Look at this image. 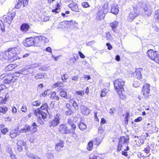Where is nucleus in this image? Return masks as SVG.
<instances>
[{
  "instance_id": "nucleus-1",
  "label": "nucleus",
  "mask_w": 159,
  "mask_h": 159,
  "mask_svg": "<svg viewBox=\"0 0 159 159\" xmlns=\"http://www.w3.org/2000/svg\"><path fill=\"white\" fill-rule=\"evenodd\" d=\"M18 52L19 49L16 47L9 48L2 53L1 58L2 60L10 62H13L20 59V57L18 56Z\"/></svg>"
},
{
  "instance_id": "nucleus-2",
  "label": "nucleus",
  "mask_w": 159,
  "mask_h": 159,
  "mask_svg": "<svg viewBox=\"0 0 159 159\" xmlns=\"http://www.w3.org/2000/svg\"><path fill=\"white\" fill-rule=\"evenodd\" d=\"M129 136H121L119 139L117 146V151L119 152L122 150L123 144L127 145L126 148L121 152V154L125 157H128V152L127 151H129L130 149L129 147L128 146L129 143Z\"/></svg>"
},
{
  "instance_id": "nucleus-3",
  "label": "nucleus",
  "mask_w": 159,
  "mask_h": 159,
  "mask_svg": "<svg viewBox=\"0 0 159 159\" xmlns=\"http://www.w3.org/2000/svg\"><path fill=\"white\" fill-rule=\"evenodd\" d=\"M68 123L71 127L69 129L66 124H62L60 125L58 128L59 132L62 134H75V131L76 128V125L72 123L71 119H69L67 121Z\"/></svg>"
},
{
  "instance_id": "nucleus-4",
  "label": "nucleus",
  "mask_w": 159,
  "mask_h": 159,
  "mask_svg": "<svg viewBox=\"0 0 159 159\" xmlns=\"http://www.w3.org/2000/svg\"><path fill=\"white\" fill-rule=\"evenodd\" d=\"M113 84L114 89L120 98L122 99H125L126 96L123 93L125 81L123 79H118L114 81Z\"/></svg>"
},
{
  "instance_id": "nucleus-5",
  "label": "nucleus",
  "mask_w": 159,
  "mask_h": 159,
  "mask_svg": "<svg viewBox=\"0 0 159 159\" xmlns=\"http://www.w3.org/2000/svg\"><path fill=\"white\" fill-rule=\"evenodd\" d=\"M21 73L20 72L17 71L15 72V74H18V75L13 76L11 73H5L1 75L0 78L2 79H3V83L5 84H9L14 83L17 80L16 77H19Z\"/></svg>"
},
{
  "instance_id": "nucleus-6",
  "label": "nucleus",
  "mask_w": 159,
  "mask_h": 159,
  "mask_svg": "<svg viewBox=\"0 0 159 159\" xmlns=\"http://www.w3.org/2000/svg\"><path fill=\"white\" fill-rule=\"evenodd\" d=\"M49 109V106L47 103H44L42 104L40 107L35 109L34 110V114L37 117L38 115H41L43 120H45L46 119L48 116V115L46 111L48 112V110Z\"/></svg>"
},
{
  "instance_id": "nucleus-7",
  "label": "nucleus",
  "mask_w": 159,
  "mask_h": 159,
  "mask_svg": "<svg viewBox=\"0 0 159 159\" xmlns=\"http://www.w3.org/2000/svg\"><path fill=\"white\" fill-rule=\"evenodd\" d=\"M147 56L149 59L159 64V54L157 51L151 49H149L147 52Z\"/></svg>"
},
{
  "instance_id": "nucleus-8",
  "label": "nucleus",
  "mask_w": 159,
  "mask_h": 159,
  "mask_svg": "<svg viewBox=\"0 0 159 159\" xmlns=\"http://www.w3.org/2000/svg\"><path fill=\"white\" fill-rule=\"evenodd\" d=\"M31 126L33 127L32 129H31V127L30 125L27 124L24 127L20 129V131L21 133H26L30 131L31 133L33 134L38 131L37 126L35 123H33Z\"/></svg>"
},
{
  "instance_id": "nucleus-9",
  "label": "nucleus",
  "mask_w": 159,
  "mask_h": 159,
  "mask_svg": "<svg viewBox=\"0 0 159 159\" xmlns=\"http://www.w3.org/2000/svg\"><path fill=\"white\" fill-rule=\"evenodd\" d=\"M151 86L148 83L144 84L142 86L141 93L143 97L145 99H148L150 96Z\"/></svg>"
},
{
  "instance_id": "nucleus-10",
  "label": "nucleus",
  "mask_w": 159,
  "mask_h": 159,
  "mask_svg": "<svg viewBox=\"0 0 159 159\" xmlns=\"http://www.w3.org/2000/svg\"><path fill=\"white\" fill-rule=\"evenodd\" d=\"M15 16V13L12 12L8 13L7 15L3 16L2 19L4 23L10 25Z\"/></svg>"
},
{
  "instance_id": "nucleus-11",
  "label": "nucleus",
  "mask_w": 159,
  "mask_h": 159,
  "mask_svg": "<svg viewBox=\"0 0 159 159\" xmlns=\"http://www.w3.org/2000/svg\"><path fill=\"white\" fill-rule=\"evenodd\" d=\"M34 46H39L43 43L45 42V38L42 35L36 36L33 37Z\"/></svg>"
},
{
  "instance_id": "nucleus-12",
  "label": "nucleus",
  "mask_w": 159,
  "mask_h": 159,
  "mask_svg": "<svg viewBox=\"0 0 159 159\" xmlns=\"http://www.w3.org/2000/svg\"><path fill=\"white\" fill-rule=\"evenodd\" d=\"M16 144L17 148L15 150L16 152H22L23 150V147L25 148H27L26 142L23 140H19L17 142Z\"/></svg>"
},
{
  "instance_id": "nucleus-13",
  "label": "nucleus",
  "mask_w": 159,
  "mask_h": 159,
  "mask_svg": "<svg viewBox=\"0 0 159 159\" xmlns=\"http://www.w3.org/2000/svg\"><path fill=\"white\" fill-rule=\"evenodd\" d=\"M60 117L59 115L56 114L54 116L53 119L51 120L49 122V126L54 127L57 126L60 123Z\"/></svg>"
},
{
  "instance_id": "nucleus-14",
  "label": "nucleus",
  "mask_w": 159,
  "mask_h": 159,
  "mask_svg": "<svg viewBox=\"0 0 159 159\" xmlns=\"http://www.w3.org/2000/svg\"><path fill=\"white\" fill-rule=\"evenodd\" d=\"M0 96V104H3L6 103L7 101L9 98V95L7 92L4 91L1 93Z\"/></svg>"
},
{
  "instance_id": "nucleus-15",
  "label": "nucleus",
  "mask_w": 159,
  "mask_h": 159,
  "mask_svg": "<svg viewBox=\"0 0 159 159\" xmlns=\"http://www.w3.org/2000/svg\"><path fill=\"white\" fill-rule=\"evenodd\" d=\"M68 7L72 11L76 12H80L82 11L81 8L79 7L77 3L75 2L72 1L68 5Z\"/></svg>"
},
{
  "instance_id": "nucleus-16",
  "label": "nucleus",
  "mask_w": 159,
  "mask_h": 159,
  "mask_svg": "<svg viewBox=\"0 0 159 159\" xmlns=\"http://www.w3.org/2000/svg\"><path fill=\"white\" fill-rule=\"evenodd\" d=\"M143 69L142 68H139L136 69L134 72L135 77L139 80H141L142 79V75L141 72Z\"/></svg>"
},
{
  "instance_id": "nucleus-17",
  "label": "nucleus",
  "mask_w": 159,
  "mask_h": 159,
  "mask_svg": "<svg viewBox=\"0 0 159 159\" xmlns=\"http://www.w3.org/2000/svg\"><path fill=\"white\" fill-rule=\"evenodd\" d=\"M20 30L23 32L26 33L30 29V25L26 23L22 24L20 26Z\"/></svg>"
},
{
  "instance_id": "nucleus-18",
  "label": "nucleus",
  "mask_w": 159,
  "mask_h": 159,
  "mask_svg": "<svg viewBox=\"0 0 159 159\" xmlns=\"http://www.w3.org/2000/svg\"><path fill=\"white\" fill-rule=\"evenodd\" d=\"M78 23L75 20H71L68 21V27L72 29H78Z\"/></svg>"
},
{
  "instance_id": "nucleus-19",
  "label": "nucleus",
  "mask_w": 159,
  "mask_h": 159,
  "mask_svg": "<svg viewBox=\"0 0 159 159\" xmlns=\"http://www.w3.org/2000/svg\"><path fill=\"white\" fill-rule=\"evenodd\" d=\"M64 141L63 140H60L59 143L56 144L55 145V149L57 151H60L61 150V148L64 147Z\"/></svg>"
},
{
  "instance_id": "nucleus-20",
  "label": "nucleus",
  "mask_w": 159,
  "mask_h": 159,
  "mask_svg": "<svg viewBox=\"0 0 159 159\" xmlns=\"http://www.w3.org/2000/svg\"><path fill=\"white\" fill-rule=\"evenodd\" d=\"M105 14V13L99 9L96 14V19L98 20H100L104 19Z\"/></svg>"
},
{
  "instance_id": "nucleus-21",
  "label": "nucleus",
  "mask_w": 159,
  "mask_h": 159,
  "mask_svg": "<svg viewBox=\"0 0 159 159\" xmlns=\"http://www.w3.org/2000/svg\"><path fill=\"white\" fill-rule=\"evenodd\" d=\"M99 10L106 14L109 11L108 4V2L104 3L101 7H100Z\"/></svg>"
},
{
  "instance_id": "nucleus-22",
  "label": "nucleus",
  "mask_w": 159,
  "mask_h": 159,
  "mask_svg": "<svg viewBox=\"0 0 159 159\" xmlns=\"http://www.w3.org/2000/svg\"><path fill=\"white\" fill-rule=\"evenodd\" d=\"M34 43L32 37L26 39L25 45L27 47L34 46Z\"/></svg>"
},
{
  "instance_id": "nucleus-23",
  "label": "nucleus",
  "mask_w": 159,
  "mask_h": 159,
  "mask_svg": "<svg viewBox=\"0 0 159 159\" xmlns=\"http://www.w3.org/2000/svg\"><path fill=\"white\" fill-rule=\"evenodd\" d=\"M139 14L132 11L129 14L127 18L128 20L129 21L131 22L133 21L135 19V17L137 16Z\"/></svg>"
},
{
  "instance_id": "nucleus-24",
  "label": "nucleus",
  "mask_w": 159,
  "mask_h": 159,
  "mask_svg": "<svg viewBox=\"0 0 159 159\" xmlns=\"http://www.w3.org/2000/svg\"><path fill=\"white\" fill-rule=\"evenodd\" d=\"M18 65H20V64H11L8 65L5 68V70L6 71H11L12 70L15 68L17 67Z\"/></svg>"
},
{
  "instance_id": "nucleus-25",
  "label": "nucleus",
  "mask_w": 159,
  "mask_h": 159,
  "mask_svg": "<svg viewBox=\"0 0 159 159\" xmlns=\"http://www.w3.org/2000/svg\"><path fill=\"white\" fill-rule=\"evenodd\" d=\"M4 124H0V130L3 135H5L8 133V129L7 128L5 127Z\"/></svg>"
},
{
  "instance_id": "nucleus-26",
  "label": "nucleus",
  "mask_w": 159,
  "mask_h": 159,
  "mask_svg": "<svg viewBox=\"0 0 159 159\" xmlns=\"http://www.w3.org/2000/svg\"><path fill=\"white\" fill-rule=\"evenodd\" d=\"M110 26L111 27L112 30L115 32L116 29L117 28L118 25V22L116 20L111 22L109 24Z\"/></svg>"
},
{
  "instance_id": "nucleus-27",
  "label": "nucleus",
  "mask_w": 159,
  "mask_h": 159,
  "mask_svg": "<svg viewBox=\"0 0 159 159\" xmlns=\"http://www.w3.org/2000/svg\"><path fill=\"white\" fill-rule=\"evenodd\" d=\"M46 73L43 72H39L37 73L35 76V80H38L39 79H43L45 78Z\"/></svg>"
},
{
  "instance_id": "nucleus-28",
  "label": "nucleus",
  "mask_w": 159,
  "mask_h": 159,
  "mask_svg": "<svg viewBox=\"0 0 159 159\" xmlns=\"http://www.w3.org/2000/svg\"><path fill=\"white\" fill-rule=\"evenodd\" d=\"M81 112L84 115H87L90 113V110L86 107L82 106L81 108Z\"/></svg>"
},
{
  "instance_id": "nucleus-29",
  "label": "nucleus",
  "mask_w": 159,
  "mask_h": 159,
  "mask_svg": "<svg viewBox=\"0 0 159 159\" xmlns=\"http://www.w3.org/2000/svg\"><path fill=\"white\" fill-rule=\"evenodd\" d=\"M66 107L68 109V111H66L65 114L66 116L70 115L73 113V112L70 108L71 105L69 103H66Z\"/></svg>"
},
{
  "instance_id": "nucleus-30",
  "label": "nucleus",
  "mask_w": 159,
  "mask_h": 159,
  "mask_svg": "<svg viewBox=\"0 0 159 159\" xmlns=\"http://www.w3.org/2000/svg\"><path fill=\"white\" fill-rule=\"evenodd\" d=\"M19 134L17 131L16 129H14L11 130L9 135L11 139H14Z\"/></svg>"
},
{
  "instance_id": "nucleus-31",
  "label": "nucleus",
  "mask_w": 159,
  "mask_h": 159,
  "mask_svg": "<svg viewBox=\"0 0 159 159\" xmlns=\"http://www.w3.org/2000/svg\"><path fill=\"white\" fill-rule=\"evenodd\" d=\"M50 98L51 99L56 101H58L59 100V97L57 94L56 92L55 91L52 93L50 97Z\"/></svg>"
},
{
  "instance_id": "nucleus-32",
  "label": "nucleus",
  "mask_w": 159,
  "mask_h": 159,
  "mask_svg": "<svg viewBox=\"0 0 159 159\" xmlns=\"http://www.w3.org/2000/svg\"><path fill=\"white\" fill-rule=\"evenodd\" d=\"M8 110V108L6 106H3L0 107V113L1 114H5Z\"/></svg>"
},
{
  "instance_id": "nucleus-33",
  "label": "nucleus",
  "mask_w": 159,
  "mask_h": 159,
  "mask_svg": "<svg viewBox=\"0 0 159 159\" xmlns=\"http://www.w3.org/2000/svg\"><path fill=\"white\" fill-rule=\"evenodd\" d=\"M59 94L61 97L65 99L69 98V96L67 95V92L63 89L60 91Z\"/></svg>"
},
{
  "instance_id": "nucleus-34",
  "label": "nucleus",
  "mask_w": 159,
  "mask_h": 159,
  "mask_svg": "<svg viewBox=\"0 0 159 159\" xmlns=\"http://www.w3.org/2000/svg\"><path fill=\"white\" fill-rule=\"evenodd\" d=\"M119 11L118 7L116 5H113L111 8V12L115 15L118 14Z\"/></svg>"
},
{
  "instance_id": "nucleus-35",
  "label": "nucleus",
  "mask_w": 159,
  "mask_h": 159,
  "mask_svg": "<svg viewBox=\"0 0 159 159\" xmlns=\"http://www.w3.org/2000/svg\"><path fill=\"white\" fill-rule=\"evenodd\" d=\"M93 141L92 140H90L87 146V150L89 151H91L93 149Z\"/></svg>"
},
{
  "instance_id": "nucleus-36",
  "label": "nucleus",
  "mask_w": 159,
  "mask_h": 159,
  "mask_svg": "<svg viewBox=\"0 0 159 159\" xmlns=\"http://www.w3.org/2000/svg\"><path fill=\"white\" fill-rule=\"evenodd\" d=\"M60 26L61 28L68 27V21L65 20L61 22L60 24Z\"/></svg>"
},
{
  "instance_id": "nucleus-37",
  "label": "nucleus",
  "mask_w": 159,
  "mask_h": 159,
  "mask_svg": "<svg viewBox=\"0 0 159 159\" xmlns=\"http://www.w3.org/2000/svg\"><path fill=\"white\" fill-rule=\"evenodd\" d=\"M56 8L52 10L53 13H58L60 11V5L58 2H57L55 5Z\"/></svg>"
},
{
  "instance_id": "nucleus-38",
  "label": "nucleus",
  "mask_w": 159,
  "mask_h": 159,
  "mask_svg": "<svg viewBox=\"0 0 159 159\" xmlns=\"http://www.w3.org/2000/svg\"><path fill=\"white\" fill-rule=\"evenodd\" d=\"M78 126L79 129L81 130H85L87 128L86 125L82 122H80Z\"/></svg>"
},
{
  "instance_id": "nucleus-39",
  "label": "nucleus",
  "mask_w": 159,
  "mask_h": 159,
  "mask_svg": "<svg viewBox=\"0 0 159 159\" xmlns=\"http://www.w3.org/2000/svg\"><path fill=\"white\" fill-rule=\"evenodd\" d=\"M133 12L135 13L139 14V7L138 5L136 4H135L133 7Z\"/></svg>"
},
{
  "instance_id": "nucleus-40",
  "label": "nucleus",
  "mask_w": 159,
  "mask_h": 159,
  "mask_svg": "<svg viewBox=\"0 0 159 159\" xmlns=\"http://www.w3.org/2000/svg\"><path fill=\"white\" fill-rule=\"evenodd\" d=\"M129 117V113L128 112H126L125 116V120H124L125 124L126 125H127L128 124V120Z\"/></svg>"
},
{
  "instance_id": "nucleus-41",
  "label": "nucleus",
  "mask_w": 159,
  "mask_h": 159,
  "mask_svg": "<svg viewBox=\"0 0 159 159\" xmlns=\"http://www.w3.org/2000/svg\"><path fill=\"white\" fill-rule=\"evenodd\" d=\"M155 16L156 17L155 21L157 23H159V9L157 10L155 12Z\"/></svg>"
},
{
  "instance_id": "nucleus-42",
  "label": "nucleus",
  "mask_w": 159,
  "mask_h": 159,
  "mask_svg": "<svg viewBox=\"0 0 159 159\" xmlns=\"http://www.w3.org/2000/svg\"><path fill=\"white\" fill-rule=\"evenodd\" d=\"M22 0H18V2L15 6V8L19 9L21 8L22 5Z\"/></svg>"
},
{
  "instance_id": "nucleus-43",
  "label": "nucleus",
  "mask_w": 159,
  "mask_h": 159,
  "mask_svg": "<svg viewBox=\"0 0 159 159\" xmlns=\"http://www.w3.org/2000/svg\"><path fill=\"white\" fill-rule=\"evenodd\" d=\"M106 89H102L101 90L100 94V97L101 98L105 97L107 95V92H106Z\"/></svg>"
},
{
  "instance_id": "nucleus-44",
  "label": "nucleus",
  "mask_w": 159,
  "mask_h": 159,
  "mask_svg": "<svg viewBox=\"0 0 159 159\" xmlns=\"http://www.w3.org/2000/svg\"><path fill=\"white\" fill-rule=\"evenodd\" d=\"M63 84L61 81H57L56 83L52 85V87L53 88H55L57 87H61L62 84Z\"/></svg>"
},
{
  "instance_id": "nucleus-45",
  "label": "nucleus",
  "mask_w": 159,
  "mask_h": 159,
  "mask_svg": "<svg viewBox=\"0 0 159 159\" xmlns=\"http://www.w3.org/2000/svg\"><path fill=\"white\" fill-rule=\"evenodd\" d=\"M41 104V102L38 100H36L32 102V105L34 106L39 107Z\"/></svg>"
},
{
  "instance_id": "nucleus-46",
  "label": "nucleus",
  "mask_w": 159,
  "mask_h": 159,
  "mask_svg": "<svg viewBox=\"0 0 159 159\" xmlns=\"http://www.w3.org/2000/svg\"><path fill=\"white\" fill-rule=\"evenodd\" d=\"M151 148L149 145H147L144 149V151L146 154H148L150 152Z\"/></svg>"
},
{
  "instance_id": "nucleus-47",
  "label": "nucleus",
  "mask_w": 159,
  "mask_h": 159,
  "mask_svg": "<svg viewBox=\"0 0 159 159\" xmlns=\"http://www.w3.org/2000/svg\"><path fill=\"white\" fill-rule=\"evenodd\" d=\"M8 88L4 84H0V93H2V92L3 90L7 89Z\"/></svg>"
},
{
  "instance_id": "nucleus-48",
  "label": "nucleus",
  "mask_w": 159,
  "mask_h": 159,
  "mask_svg": "<svg viewBox=\"0 0 159 159\" xmlns=\"http://www.w3.org/2000/svg\"><path fill=\"white\" fill-rule=\"evenodd\" d=\"M81 5L84 8H87L90 7V5L87 2H84L81 3Z\"/></svg>"
},
{
  "instance_id": "nucleus-49",
  "label": "nucleus",
  "mask_w": 159,
  "mask_h": 159,
  "mask_svg": "<svg viewBox=\"0 0 159 159\" xmlns=\"http://www.w3.org/2000/svg\"><path fill=\"white\" fill-rule=\"evenodd\" d=\"M68 78V76L66 74H65L61 76V79L63 82H65L66 81V80Z\"/></svg>"
},
{
  "instance_id": "nucleus-50",
  "label": "nucleus",
  "mask_w": 159,
  "mask_h": 159,
  "mask_svg": "<svg viewBox=\"0 0 159 159\" xmlns=\"http://www.w3.org/2000/svg\"><path fill=\"white\" fill-rule=\"evenodd\" d=\"M0 28L2 32L5 31V27L4 25L3 22L1 20H0Z\"/></svg>"
},
{
  "instance_id": "nucleus-51",
  "label": "nucleus",
  "mask_w": 159,
  "mask_h": 159,
  "mask_svg": "<svg viewBox=\"0 0 159 159\" xmlns=\"http://www.w3.org/2000/svg\"><path fill=\"white\" fill-rule=\"evenodd\" d=\"M76 94L77 95H79L81 96H83L84 95V91L83 90H79L75 92Z\"/></svg>"
},
{
  "instance_id": "nucleus-52",
  "label": "nucleus",
  "mask_w": 159,
  "mask_h": 159,
  "mask_svg": "<svg viewBox=\"0 0 159 159\" xmlns=\"http://www.w3.org/2000/svg\"><path fill=\"white\" fill-rule=\"evenodd\" d=\"M143 9L145 11H147L150 10V7L149 5L145 4L143 7Z\"/></svg>"
},
{
  "instance_id": "nucleus-53",
  "label": "nucleus",
  "mask_w": 159,
  "mask_h": 159,
  "mask_svg": "<svg viewBox=\"0 0 159 159\" xmlns=\"http://www.w3.org/2000/svg\"><path fill=\"white\" fill-rule=\"evenodd\" d=\"M37 121L41 125H43L44 124V122L43 121L42 119H43L40 116H38Z\"/></svg>"
},
{
  "instance_id": "nucleus-54",
  "label": "nucleus",
  "mask_w": 159,
  "mask_h": 159,
  "mask_svg": "<svg viewBox=\"0 0 159 159\" xmlns=\"http://www.w3.org/2000/svg\"><path fill=\"white\" fill-rule=\"evenodd\" d=\"M92 140L93 141V143H94L95 145H98L100 143V141L97 138H96Z\"/></svg>"
},
{
  "instance_id": "nucleus-55",
  "label": "nucleus",
  "mask_w": 159,
  "mask_h": 159,
  "mask_svg": "<svg viewBox=\"0 0 159 159\" xmlns=\"http://www.w3.org/2000/svg\"><path fill=\"white\" fill-rule=\"evenodd\" d=\"M72 106L74 107V108L76 109H77L78 108V106L77 104V102L75 100L74 102L72 103Z\"/></svg>"
},
{
  "instance_id": "nucleus-56",
  "label": "nucleus",
  "mask_w": 159,
  "mask_h": 159,
  "mask_svg": "<svg viewBox=\"0 0 159 159\" xmlns=\"http://www.w3.org/2000/svg\"><path fill=\"white\" fill-rule=\"evenodd\" d=\"M106 37L107 40H110L111 37V35L109 32H107L106 33Z\"/></svg>"
},
{
  "instance_id": "nucleus-57",
  "label": "nucleus",
  "mask_w": 159,
  "mask_h": 159,
  "mask_svg": "<svg viewBox=\"0 0 159 159\" xmlns=\"http://www.w3.org/2000/svg\"><path fill=\"white\" fill-rule=\"evenodd\" d=\"M29 159H43L35 155H33L30 156Z\"/></svg>"
},
{
  "instance_id": "nucleus-58",
  "label": "nucleus",
  "mask_w": 159,
  "mask_h": 159,
  "mask_svg": "<svg viewBox=\"0 0 159 159\" xmlns=\"http://www.w3.org/2000/svg\"><path fill=\"white\" fill-rule=\"evenodd\" d=\"M10 157L11 159H16V155L13 153L12 151L10 152Z\"/></svg>"
},
{
  "instance_id": "nucleus-59",
  "label": "nucleus",
  "mask_w": 159,
  "mask_h": 159,
  "mask_svg": "<svg viewBox=\"0 0 159 159\" xmlns=\"http://www.w3.org/2000/svg\"><path fill=\"white\" fill-rule=\"evenodd\" d=\"M39 69L40 70L47 71L48 70V68L45 66H43L39 68Z\"/></svg>"
},
{
  "instance_id": "nucleus-60",
  "label": "nucleus",
  "mask_w": 159,
  "mask_h": 159,
  "mask_svg": "<svg viewBox=\"0 0 159 159\" xmlns=\"http://www.w3.org/2000/svg\"><path fill=\"white\" fill-rule=\"evenodd\" d=\"M68 100V102L70 103H72L75 101V100L73 98H72L71 96H69V98L66 99Z\"/></svg>"
},
{
  "instance_id": "nucleus-61",
  "label": "nucleus",
  "mask_w": 159,
  "mask_h": 159,
  "mask_svg": "<svg viewBox=\"0 0 159 159\" xmlns=\"http://www.w3.org/2000/svg\"><path fill=\"white\" fill-rule=\"evenodd\" d=\"M21 111L22 112L25 113L27 111V108L26 106H23L21 108Z\"/></svg>"
},
{
  "instance_id": "nucleus-62",
  "label": "nucleus",
  "mask_w": 159,
  "mask_h": 159,
  "mask_svg": "<svg viewBox=\"0 0 159 159\" xmlns=\"http://www.w3.org/2000/svg\"><path fill=\"white\" fill-rule=\"evenodd\" d=\"M133 85L134 87H137L140 85V84L139 82L137 81H134L133 83Z\"/></svg>"
},
{
  "instance_id": "nucleus-63",
  "label": "nucleus",
  "mask_w": 159,
  "mask_h": 159,
  "mask_svg": "<svg viewBox=\"0 0 159 159\" xmlns=\"http://www.w3.org/2000/svg\"><path fill=\"white\" fill-rule=\"evenodd\" d=\"M29 0H22V3L23 7H25L28 4Z\"/></svg>"
},
{
  "instance_id": "nucleus-64",
  "label": "nucleus",
  "mask_w": 159,
  "mask_h": 159,
  "mask_svg": "<svg viewBox=\"0 0 159 159\" xmlns=\"http://www.w3.org/2000/svg\"><path fill=\"white\" fill-rule=\"evenodd\" d=\"M97 157L94 154H92L90 156L89 159H97Z\"/></svg>"
}]
</instances>
